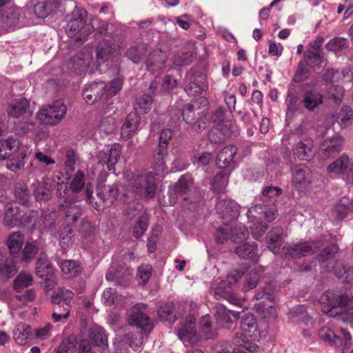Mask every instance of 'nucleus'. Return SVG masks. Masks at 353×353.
<instances>
[{
	"instance_id": "33",
	"label": "nucleus",
	"mask_w": 353,
	"mask_h": 353,
	"mask_svg": "<svg viewBox=\"0 0 353 353\" xmlns=\"http://www.w3.org/2000/svg\"><path fill=\"white\" fill-rule=\"evenodd\" d=\"M257 209H261V205H256L255 207L250 208L248 211V218L250 222L253 223V228H252V234L256 239H258L259 237H261L268 227L266 223L263 222L254 214H252V212L256 211Z\"/></svg>"
},
{
	"instance_id": "14",
	"label": "nucleus",
	"mask_w": 353,
	"mask_h": 353,
	"mask_svg": "<svg viewBox=\"0 0 353 353\" xmlns=\"http://www.w3.org/2000/svg\"><path fill=\"white\" fill-rule=\"evenodd\" d=\"M36 274L43 280L46 290L50 291L56 286L57 280L53 267L46 260L39 259L37 261Z\"/></svg>"
},
{
	"instance_id": "35",
	"label": "nucleus",
	"mask_w": 353,
	"mask_h": 353,
	"mask_svg": "<svg viewBox=\"0 0 353 353\" xmlns=\"http://www.w3.org/2000/svg\"><path fill=\"white\" fill-rule=\"evenodd\" d=\"M235 253L241 259H249L253 261H257L259 258L256 243L239 245L235 248Z\"/></svg>"
},
{
	"instance_id": "11",
	"label": "nucleus",
	"mask_w": 353,
	"mask_h": 353,
	"mask_svg": "<svg viewBox=\"0 0 353 353\" xmlns=\"http://www.w3.org/2000/svg\"><path fill=\"white\" fill-rule=\"evenodd\" d=\"M146 305L143 303H137L128 311L129 324L141 329L151 330L152 325L148 316L145 313Z\"/></svg>"
},
{
	"instance_id": "13",
	"label": "nucleus",
	"mask_w": 353,
	"mask_h": 353,
	"mask_svg": "<svg viewBox=\"0 0 353 353\" xmlns=\"http://www.w3.org/2000/svg\"><path fill=\"white\" fill-rule=\"evenodd\" d=\"M20 11L15 5L0 10V32H6L19 23Z\"/></svg>"
},
{
	"instance_id": "45",
	"label": "nucleus",
	"mask_w": 353,
	"mask_h": 353,
	"mask_svg": "<svg viewBox=\"0 0 353 353\" xmlns=\"http://www.w3.org/2000/svg\"><path fill=\"white\" fill-rule=\"evenodd\" d=\"M228 175L223 172L217 173L210 183L212 190L217 193L225 192L228 183Z\"/></svg>"
},
{
	"instance_id": "8",
	"label": "nucleus",
	"mask_w": 353,
	"mask_h": 353,
	"mask_svg": "<svg viewBox=\"0 0 353 353\" xmlns=\"http://www.w3.org/2000/svg\"><path fill=\"white\" fill-rule=\"evenodd\" d=\"M254 299L256 302L254 305L259 314L263 315L264 318L276 316L275 309L272 306L274 296L272 293L263 289L256 293Z\"/></svg>"
},
{
	"instance_id": "31",
	"label": "nucleus",
	"mask_w": 353,
	"mask_h": 353,
	"mask_svg": "<svg viewBox=\"0 0 353 353\" xmlns=\"http://www.w3.org/2000/svg\"><path fill=\"white\" fill-rule=\"evenodd\" d=\"M119 194V188L116 184L111 185H103L97 188V196L103 203L105 208L114 201Z\"/></svg>"
},
{
	"instance_id": "46",
	"label": "nucleus",
	"mask_w": 353,
	"mask_h": 353,
	"mask_svg": "<svg viewBox=\"0 0 353 353\" xmlns=\"http://www.w3.org/2000/svg\"><path fill=\"white\" fill-rule=\"evenodd\" d=\"M33 283L32 275L28 272H20L13 281L14 290L19 292L24 288L31 286Z\"/></svg>"
},
{
	"instance_id": "3",
	"label": "nucleus",
	"mask_w": 353,
	"mask_h": 353,
	"mask_svg": "<svg viewBox=\"0 0 353 353\" xmlns=\"http://www.w3.org/2000/svg\"><path fill=\"white\" fill-rule=\"evenodd\" d=\"M67 106L61 100L52 105L43 106L37 113V119L41 124L55 125L60 123L67 113Z\"/></svg>"
},
{
	"instance_id": "38",
	"label": "nucleus",
	"mask_w": 353,
	"mask_h": 353,
	"mask_svg": "<svg viewBox=\"0 0 353 353\" xmlns=\"http://www.w3.org/2000/svg\"><path fill=\"white\" fill-rule=\"evenodd\" d=\"M89 339L103 350L108 348V336L102 327H94L91 328L89 332Z\"/></svg>"
},
{
	"instance_id": "58",
	"label": "nucleus",
	"mask_w": 353,
	"mask_h": 353,
	"mask_svg": "<svg viewBox=\"0 0 353 353\" xmlns=\"http://www.w3.org/2000/svg\"><path fill=\"white\" fill-rule=\"evenodd\" d=\"M174 305L172 302L165 303L157 311L159 318L163 321H170L174 320Z\"/></svg>"
},
{
	"instance_id": "22",
	"label": "nucleus",
	"mask_w": 353,
	"mask_h": 353,
	"mask_svg": "<svg viewBox=\"0 0 353 353\" xmlns=\"http://www.w3.org/2000/svg\"><path fill=\"white\" fill-rule=\"evenodd\" d=\"M178 336L186 345L193 346L199 341V336L195 329V319L191 318L184 323L179 330Z\"/></svg>"
},
{
	"instance_id": "6",
	"label": "nucleus",
	"mask_w": 353,
	"mask_h": 353,
	"mask_svg": "<svg viewBox=\"0 0 353 353\" xmlns=\"http://www.w3.org/2000/svg\"><path fill=\"white\" fill-rule=\"evenodd\" d=\"M132 188L140 199L153 198L157 191L154 175L151 172L138 174L133 179Z\"/></svg>"
},
{
	"instance_id": "10",
	"label": "nucleus",
	"mask_w": 353,
	"mask_h": 353,
	"mask_svg": "<svg viewBox=\"0 0 353 353\" xmlns=\"http://www.w3.org/2000/svg\"><path fill=\"white\" fill-rule=\"evenodd\" d=\"M345 139L341 135H335L324 139L320 144L319 152L323 159L336 157L343 149Z\"/></svg>"
},
{
	"instance_id": "64",
	"label": "nucleus",
	"mask_w": 353,
	"mask_h": 353,
	"mask_svg": "<svg viewBox=\"0 0 353 353\" xmlns=\"http://www.w3.org/2000/svg\"><path fill=\"white\" fill-rule=\"evenodd\" d=\"M15 268L14 263L6 259L0 263V274L4 278L9 279L16 272Z\"/></svg>"
},
{
	"instance_id": "39",
	"label": "nucleus",
	"mask_w": 353,
	"mask_h": 353,
	"mask_svg": "<svg viewBox=\"0 0 353 353\" xmlns=\"http://www.w3.org/2000/svg\"><path fill=\"white\" fill-rule=\"evenodd\" d=\"M73 297L74 293L71 290L59 288L53 292L51 301L53 304L59 305L62 303L63 307H70V301Z\"/></svg>"
},
{
	"instance_id": "24",
	"label": "nucleus",
	"mask_w": 353,
	"mask_h": 353,
	"mask_svg": "<svg viewBox=\"0 0 353 353\" xmlns=\"http://www.w3.org/2000/svg\"><path fill=\"white\" fill-rule=\"evenodd\" d=\"M117 48L114 43L107 39L99 42L96 50V61L97 65H101L114 57Z\"/></svg>"
},
{
	"instance_id": "7",
	"label": "nucleus",
	"mask_w": 353,
	"mask_h": 353,
	"mask_svg": "<svg viewBox=\"0 0 353 353\" xmlns=\"http://www.w3.org/2000/svg\"><path fill=\"white\" fill-rule=\"evenodd\" d=\"M329 174L334 176L345 175V180L347 183L353 184V161L346 153L342 154L326 168Z\"/></svg>"
},
{
	"instance_id": "32",
	"label": "nucleus",
	"mask_w": 353,
	"mask_h": 353,
	"mask_svg": "<svg viewBox=\"0 0 353 353\" xmlns=\"http://www.w3.org/2000/svg\"><path fill=\"white\" fill-rule=\"evenodd\" d=\"M283 230L281 226L272 228L266 236L267 245L270 250L277 254L280 250V243L283 239Z\"/></svg>"
},
{
	"instance_id": "42",
	"label": "nucleus",
	"mask_w": 353,
	"mask_h": 353,
	"mask_svg": "<svg viewBox=\"0 0 353 353\" xmlns=\"http://www.w3.org/2000/svg\"><path fill=\"white\" fill-rule=\"evenodd\" d=\"M248 337L249 336L242 331L236 332L233 338V343L236 345L244 347L249 352H257L259 347L252 341L249 340Z\"/></svg>"
},
{
	"instance_id": "30",
	"label": "nucleus",
	"mask_w": 353,
	"mask_h": 353,
	"mask_svg": "<svg viewBox=\"0 0 353 353\" xmlns=\"http://www.w3.org/2000/svg\"><path fill=\"white\" fill-rule=\"evenodd\" d=\"M207 88L205 76L202 73H194L190 77V81L185 86V91L190 96H195L201 94Z\"/></svg>"
},
{
	"instance_id": "63",
	"label": "nucleus",
	"mask_w": 353,
	"mask_h": 353,
	"mask_svg": "<svg viewBox=\"0 0 353 353\" xmlns=\"http://www.w3.org/2000/svg\"><path fill=\"white\" fill-rule=\"evenodd\" d=\"M85 185V176L82 171H77L70 183L72 193L76 194L81 190Z\"/></svg>"
},
{
	"instance_id": "20",
	"label": "nucleus",
	"mask_w": 353,
	"mask_h": 353,
	"mask_svg": "<svg viewBox=\"0 0 353 353\" xmlns=\"http://www.w3.org/2000/svg\"><path fill=\"white\" fill-rule=\"evenodd\" d=\"M241 331L247 334L254 341L261 339V331L255 316L251 313L244 314L240 322Z\"/></svg>"
},
{
	"instance_id": "34",
	"label": "nucleus",
	"mask_w": 353,
	"mask_h": 353,
	"mask_svg": "<svg viewBox=\"0 0 353 353\" xmlns=\"http://www.w3.org/2000/svg\"><path fill=\"white\" fill-rule=\"evenodd\" d=\"M232 130L227 125H214L208 132V139L211 143H220L232 134Z\"/></svg>"
},
{
	"instance_id": "1",
	"label": "nucleus",
	"mask_w": 353,
	"mask_h": 353,
	"mask_svg": "<svg viewBox=\"0 0 353 353\" xmlns=\"http://www.w3.org/2000/svg\"><path fill=\"white\" fill-rule=\"evenodd\" d=\"M323 312L346 321L353 317V296L340 290H327L321 296Z\"/></svg>"
},
{
	"instance_id": "62",
	"label": "nucleus",
	"mask_w": 353,
	"mask_h": 353,
	"mask_svg": "<svg viewBox=\"0 0 353 353\" xmlns=\"http://www.w3.org/2000/svg\"><path fill=\"white\" fill-rule=\"evenodd\" d=\"M99 130L106 134H112L116 130L114 119L112 117L103 118L99 124Z\"/></svg>"
},
{
	"instance_id": "18",
	"label": "nucleus",
	"mask_w": 353,
	"mask_h": 353,
	"mask_svg": "<svg viewBox=\"0 0 353 353\" xmlns=\"http://www.w3.org/2000/svg\"><path fill=\"white\" fill-rule=\"evenodd\" d=\"M313 181V174L311 169L305 164L296 165L292 172V183L296 188H306Z\"/></svg>"
},
{
	"instance_id": "2",
	"label": "nucleus",
	"mask_w": 353,
	"mask_h": 353,
	"mask_svg": "<svg viewBox=\"0 0 353 353\" xmlns=\"http://www.w3.org/2000/svg\"><path fill=\"white\" fill-rule=\"evenodd\" d=\"M85 10L81 9L72 12L71 18L65 27V32L70 38H75L77 41H85L88 35L92 32L93 26L86 23L84 15Z\"/></svg>"
},
{
	"instance_id": "57",
	"label": "nucleus",
	"mask_w": 353,
	"mask_h": 353,
	"mask_svg": "<svg viewBox=\"0 0 353 353\" xmlns=\"http://www.w3.org/2000/svg\"><path fill=\"white\" fill-rule=\"evenodd\" d=\"M38 245L36 241L28 240L22 251V260L28 261L33 259L38 252Z\"/></svg>"
},
{
	"instance_id": "60",
	"label": "nucleus",
	"mask_w": 353,
	"mask_h": 353,
	"mask_svg": "<svg viewBox=\"0 0 353 353\" xmlns=\"http://www.w3.org/2000/svg\"><path fill=\"white\" fill-rule=\"evenodd\" d=\"M249 232L243 225H236L231 230V239L234 242L241 243L247 239Z\"/></svg>"
},
{
	"instance_id": "43",
	"label": "nucleus",
	"mask_w": 353,
	"mask_h": 353,
	"mask_svg": "<svg viewBox=\"0 0 353 353\" xmlns=\"http://www.w3.org/2000/svg\"><path fill=\"white\" fill-rule=\"evenodd\" d=\"M320 338L335 347H341L343 344V339L336 336L329 327H323L319 331Z\"/></svg>"
},
{
	"instance_id": "50",
	"label": "nucleus",
	"mask_w": 353,
	"mask_h": 353,
	"mask_svg": "<svg viewBox=\"0 0 353 353\" xmlns=\"http://www.w3.org/2000/svg\"><path fill=\"white\" fill-rule=\"evenodd\" d=\"M39 216V213L37 210H30L21 216L19 225L32 231L34 229Z\"/></svg>"
},
{
	"instance_id": "56",
	"label": "nucleus",
	"mask_w": 353,
	"mask_h": 353,
	"mask_svg": "<svg viewBox=\"0 0 353 353\" xmlns=\"http://www.w3.org/2000/svg\"><path fill=\"white\" fill-rule=\"evenodd\" d=\"M199 108H196L192 103L188 104L183 108L182 116L185 122L188 124H192L199 118Z\"/></svg>"
},
{
	"instance_id": "29",
	"label": "nucleus",
	"mask_w": 353,
	"mask_h": 353,
	"mask_svg": "<svg viewBox=\"0 0 353 353\" xmlns=\"http://www.w3.org/2000/svg\"><path fill=\"white\" fill-rule=\"evenodd\" d=\"M166 59L165 52L161 50H155L146 59V68L152 74L158 73L164 68Z\"/></svg>"
},
{
	"instance_id": "16",
	"label": "nucleus",
	"mask_w": 353,
	"mask_h": 353,
	"mask_svg": "<svg viewBox=\"0 0 353 353\" xmlns=\"http://www.w3.org/2000/svg\"><path fill=\"white\" fill-rule=\"evenodd\" d=\"M106 83L103 81L92 82L87 85L82 92V96L86 103L93 105L97 101L105 99Z\"/></svg>"
},
{
	"instance_id": "52",
	"label": "nucleus",
	"mask_w": 353,
	"mask_h": 353,
	"mask_svg": "<svg viewBox=\"0 0 353 353\" xmlns=\"http://www.w3.org/2000/svg\"><path fill=\"white\" fill-rule=\"evenodd\" d=\"M200 326L202 334L205 339H211L216 337L217 334L216 330L212 327L209 316H205L201 318Z\"/></svg>"
},
{
	"instance_id": "40",
	"label": "nucleus",
	"mask_w": 353,
	"mask_h": 353,
	"mask_svg": "<svg viewBox=\"0 0 353 353\" xmlns=\"http://www.w3.org/2000/svg\"><path fill=\"white\" fill-rule=\"evenodd\" d=\"M15 199L22 205L30 206L31 203V193L26 184L18 182L14 188Z\"/></svg>"
},
{
	"instance_id": "25",
	"label": "nucleus",
	"mask_w": 353,
	"mask_h": 353,
	"mask_svg": "<svg viewBox=\"0 0 353 353\" xmlns=\"http://www.w3.org/2000/svg\"><path fill=\"white\" fill-rule=\"evenodd\" d=\"M140 117L137 112H131L125 117L121 128V138L128 140L132 138L138 131Z\"/></svg>"
},
{
	"instance_id": "26",
	"label": "nucleus",
	"mask_w": 353,
	"mask_h": 353,
	"mask_svg": "<svg viewBox=\"0 0 353 353\" xmlns=\"http://www.w3.org/2000/svg\"><path fill=\"white\" fill-rule=\"evenodd\" d=\"M339 248L336 244H332L323 248L318 255V261L321 268L325 272L334 269V257L339 252Z\"/></svg>"
},
{
	"instance_id": "53",
	"label": "nucleus",
	"mask_w": 353,
	"mask_h": 353,
	"mask_svg": "<svg viewBox=\"0 0 353 353\" xmlns=\"http://www.w3.org/2000/svg\"><path fill=\"white\" fill-rule=\"evenodd\" d=\"M281 192V188L278 186H268L263 188L261 197L264 202L274 203L277 196Z\"/></svg>"
},
{
	"instance_id": "4",
	"label": "nucleus",
	"mask_w": 353,
	"mask_h": 353,
	"mask_svg": "<svg viewBox=\"0 0 353 353\" xmlns=\"http://www.w3.org/2000/svg\"><path fill=\"white\" fill-rule=\"evenodd\" d=\"M168 195L170 199L165 204L170 205L176 203L178 196H181L183 201L188 203H196L200 199V196L197 193L192 192L190 182L183 176L179 179L173 188H169Z\"/></svg>"
},
{
	"instance_id": "12",
	"label": "nucleus",
	"mask_w": 353,
	"mask_h": 353,
	"mask_svg": "<svg viewBox=\"0 0 353 353\" xmlns=\"http://www.w3.org/2000/svg\"><path fill=\"white\" fill-rule=\"evenodd\" d=\"M294 157L300 161H310L315 155L314 142L312 137H307L295 142L292 148Z\"/></svg>"
},
{
	"instance_id": "9",
	"label": "nucleus",
	"mask_w": 353,
	"mask_h": 353,
	"mask_svg": "<svg viewBox=\"0 0 353 353\" xmlns=\"http://www.w3.org/2000/svg\"><path fill=\"white\" fill-rule=\"evenodd\" d=\"M78 200L77 196H68L59 205V210L64 216V221L68 225H71L82 216V208L79 205H72Z\"/></svg>"
},
{
	"instance_id": "19",
	"label": "nucleus",
	"mask_w": 353,
	"mask_h": 353,
	"mask_svg": "<svg viewBox=\"0 0 353 353\" xmlns=\"http://www.w3.org/2000/svg\"><path fill=\"white\" fill-rule=\"evenodd\" d=\"M57 2L53 0H31L28 9L39 19L48 17L57 8Z\"/></svg>"
},
{
	"instance_id": "5",
	"label": "nucleus",
	"mask_w": 353,
	"mask_h": 353,
	"mask_svg": "<svg viewBox=\"0 0 353 353\" xmlns=\"http://www.w3.org/2000/svg\"><path fill=\"white\" fill-rule=\"evenodd\" d=\"M321 246L319 241H308L292 243L284 245L281 255L285 259H298L314 254Z\"/></svg>"
},
{
	"instance_id": "23",
	"label": "nucleus",
	"mask_w": 353,
	"mask_h": 353,
	"mask_svg": "<svg viewBox=\"0 0 353 353\" xmlns=\"http://www.w3.org/2000/svg\"><path fill=\"white\" fill-rule=\"evenodd\" d=\"M7 112L9 117L15 119L32 117L30 102L25 98L12 100L8 105Z\"/></svg>"
},
{
	"instance_id": "47",
	"label": "nucleus",
	"mask_w": 353,
	"mask_h": 353,
	"mask_svg": "<svg viewBox=\"0 0 353 353\" xmlns=\"http://www.w3.org/2000/svg\"><path fill=\"white\" fill-rule=\"evenodd\" d=\"M30 327L24 323H19L13 331V338L18 345H24L30 336Z\"/></svg>"
},
{
	"instance_id": "17",
	"label": "nucleus",
	"mask_w": 353,
	"mask_h": 353,
	"mask_svg": "<svg viewBox=\"0 0 353 353\" xmlns=\"http://www.w3.org/2000/svg\"><path fill=\"white\" fill-rule=\"evenodd\" d=\"M216 210L226 222L237 219L240 214V207L230 199H219L216 204Z\"/></svg>"
},
{
	"instance_id": "54",
	"label": "nucleus",
	"mask_w": 353,
	"mask_h": 353,
	"mask_svg": "<svg viewBox=\"0 0 353 353\" xmlns=\"http://www.w3.org/2000/svg\"><path fill=\"white\" fill-rule=\"evenodd\" d=\"M334 272L338 278H343L345 283L353 284V267L340 264L335 268Z\"/></svg>"
},
{
	"instance_id": "15",
	"label": "nucleus",
	"mask_w": 353,
	"mask_h": 353,
	"mask_svg": "<svg viewBox=\"0 0 353 353\" xmlns=\"http://www.w3.org/2000/svg\"><path fill=\"white\" fill-rule=\"evenodd\" d=\"M141 344L142 337L140 334L128 333L118 337L116 345L120 353H137Z\"/></svg>"
},
{
	"instance_id": "48",
	"label": "nucleus",
	"mask_w": 353,
	"mask_h": 353,
	"mask_svg": "<svg viewBox=\"0 0 353 353\" xmlns=\"http://www.w3.org/2000/svg\"><path fill=\"white\" fill-rule=\"evenodd\" d=\"M336 121L341 128H345L353 123V110L348 106H343L336 116Z\"/></svg>"
},
{
	"instance_id": "61",
	"label": "nucleus",
	"mask_w": 353,
	"mask_h": 353,
	"mask_svg": "<svg viewBox=\"0 0 353 353\" xmlns=\"http://www.w3.org/2000/svg\"><path fill=\"white\" fill-rule=\"evenodd\" d=\"M152 103V96L144 94L138 99L135 109L137 111H140L142 114H146L150 110Z\"/></svg>"
},
{
	"instance_id": "51",
	"label": "nucleus",
	"mask_w": 353,
	"mask_h": 353,
	"mask_svg": "<svg viewBox=\"0 0 353 353\" xmlns=\"http://www.w3.org/2000/svg\"><path fill=\"white\" fill-rule=\"evenodd\" d=\"M323 61V52L308 50L304 57L303 62L310 67L321 65Z\"/></svg>"
},
{
	"instance_id": "28",
	"label": "nucleus",
	"mask_w": 353,
	"mask_h": 353,
	"mask_svg": "<svg viewBox=\"0 0 353 353\" xmlns=\"http://www.w3.org/2000/svg\"><path fill=\"white\" fill-rule=\"evenodd\" d=\"M235 145H230L223 148L216 157V165L221 169H225L234 165V158L237 153Z\"/></svg>"
},
{
	"instance_id": "59",
	"label": "nucleus",
	"mask_w": 353,
	"mask_h": 353,
	"mask_svg": "<svg viewBox=\"0 0 353 353\" xmlns=\"http://www.w3.org/2000/svg\"><path fill=\"white\" fill-rule=\"evenodd\" d=\"M61 269L68 278L77 276L80 271L79 265L72 260L63 261L61 264Z\"/></svg>"
},
{
	"instance_id": "27",
	"label": "nucleus",
	"mask_w": 353,
	"mask_h": 353,
	"mask_svg": "<svg viewBox=\"0 0 353 353\" xmlns=\"http://www.w3.org/2000/svg\"><path fill=\"white\" fill-rule=\"evenodd\" d=\"M121 145L119 143H114L107 152L99 153V162L101 164H105L108 169L115 170V165L121 157Z\"/></svg>"
},
{
	"instance_id": "41",
	"label": "nucleus",
	"mask_w": 353,
	"mask_h": 353,
	"mask_svg": "<svg viewBox=\"0 0 353 353\" xmlns=\"http://www.w3.org/2000/svg\"><path fill=\"white\" fill-rule=\"evenodd\" d=\"M23 236L21 232H13L8 237L6 245L10 254L17 255L23 244Z\"/></svg>"
},
{
	"instance_id": "36",
	"label": "nucleus",
	"mask_w": 353,
	"mask_h": 353,
	"mask_svg": "<svg viewBox=\"0 0 353 353\" xmlns=\"http://www.w3.org/2000/svg\"><path fill=\"white\" fill-rule=\"evenodd\" d=\"M19 212V207L13 206L12 204L6 205L3 218V224L5 226L10 229L19 225L20 219L18 217Z\"/></svg>"
},
{
	"instance_id": "44",
	"label": "nucleus",
	"mask_w": 353,
	"mask_h": 353,
	"mask_svg": "<svg viewBox=\"0 0 353 353\" xmlns=\"http://www.w3.org/2000/svg\"><path fill=\"white\" fill-rule=\"evenodd\" d=\"M147 48V43H139L128 48L125 54L127 57L133 63H139L145 55Z\"/></svg>"
},
{
	"instance_id": "55",
	"label": "nucleus",
	"mask_w": 353,
	"mask_h": 353,
	"mask_svg": "<svg viewBox=\"0 0 353 353\" xmlns=\"http://www.w3.org/2000/svg\"><path fill=\"white\" fill-rule=\"evenodd\" d=\"M348 40L345 37H336L326 43V48L329 51L339 52L348 47Z\"/></svg>"
},
{
	"instance_id": "37",
	"label": "nucleus",
	"mask_w": 353,
	"mask_h": 353,
	"mask_svg": "<svg viewBox=\"0 0 353 353\" xmlns=\"http://www.w3.org/2000/svg\"><path fill=\"white\" fill-rule=\"evenodd\" d=\"M302 103L307 110L312 112L323 103V95L316 91L307 90Z\"/></svg>"
},
{
	"instance_id": "21",
	"label": "nucleus",
	"mask_w": 353,
	"mask_h": 353,
	"mask_svg": "<svg viewBox=\"0 0 353 353\" xmlns=\"http://www.w3.org/2000/svg\"><path fill=\"white\" fill-rule=\"evenodd\" d=\"M93 62V54L90 49L85 48L70 60L71 68L77 72H84L88 70Z\"/></svg>"
},
{
	"instance_id": "49",
	"label": "nucleus",
	"mask_w": 353,
	"mask_h": 353,
	"mask_svg": "<svg viewBox=\"0 0 353 353\" xmlns=\"http://www.w3.org/2000/svg\"><path fill=\"white\" fill-rule=\"evenodd\" d=\"M243 273L234 272L229 274L226 278L220 282L219 286L215 290V294L219 296L222 288H230L236 284L243 276Z\"/></svg>"
}]
</instances>
